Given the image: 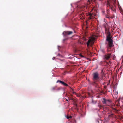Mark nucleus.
<instances>
[{
    "label": "nucleus",
    "mask_w": 123,
    "mask_h": 123,
    "mask_svg": "<svg viewBox=\"0 0 123 123\" xmlns=\"http://www.w3.org/2000/svg\"><path fill=\"white\" fill-rule=\"evenodd\" d=\"M108 118H110L111 117H112L114 116V114L111 111H110V112L108 113Z\"/></svg>",
    "instance_id": "9d476101"
},
{
    "label": "nucleus",
    "mask_w": 123,
    "mask_h": 123,
    "mask_svg": "<svg viewBox=\"0 0 123 123\" xmlns=\"http://www.w3.org/2000/svg\"><path fill=\"white\" fill-rule=\"evenodd\" d=\"M102 102L104 104H105L106 105H108L111 102V101L110 100L106 99L103 98Z\"/></svg>",
    "instance_id": "f03ea898"
},
{
    "label": "nucleus",
    "mask_w": 123,
    "mask_h": 123,
    "mask_svg": "<svg viewBox=\"0 0 123 123\" xmlns=\"http://www.w3.org/2000/svg\"><path fill=\"white\" fill-rule=\"evenodd\" d=\"M111 53L105 54L103 56L104 59L105 60H108L111 56Z\"/></svg>",
    "instance_id": "39448f33"
},
{
    "label": "nucleus",
    "mask_w": 123,
    "mask_h": 123,
    "mask_svg": "<svg viewBox=\"0 0 123 123\" xmlns=\"http://www.w3.org/2000/svg\"><path fill=\"white\" fill-rule=\"evenodd\" d=\"M89 1L90 2V1Z\"/></svg>",
    "instance_id": "393cba45"
},
{
    "label": "nucleus",
    "mask_w": 123,
    "mask_h": 123,
    "mask_svg": "<svg viewBox=\"0 0 123 123\" xmlns=\"http://www.w3.org/2000/svg\"><path fill=\"white\" fill-rule=\"evenodd\" d=\"M72 117L71 116H69V115H67V118L68 119Z\"/></svg>",
    "instance_id": "2eb2a0df"
},
{
    "label": "nucleus",
    "mask_w": 123,
    "mask_h": 123,
    "mask_svg": "<svg viewBox=\"0 0 123 123\" xmlns=\"http://www.w3.org/2000/svg\"><path fill=\"white\" fill-rule=\"evenodd\" d=\"M115 15L114 14H113V15L112 16V18H115Z\"/></svg>",
    "instance_id": "6ab92c4d"
},
{
    "label": "nucleus",
    "mask_w": 123,
    "mask_h": 123,
    "mask_svg": "<svg viewBox=\"0 0 123 123\" xmlns=\"http://www.w3.org/2000/svg\"><path fill=\"white\" fill-rule=\"evenodd\" d=\"M106 17L107 18H109V17L108 15H106Z\"/></svg>",
    "instance_id": "4be33fe9"
},
{
    "label": "nucleus",
    "mask_w": 123,
    "mask_h": 123,
    "mask_svg": "<svg viewBox=\"0 0 123 123\" xmlns=\"http://www.w3.org/2000/svg\"><path fill=\"white\" fill-rule=\"evenodd\" d=\"M92 79L94 81V83L96 82L99 81L100 77H99V74L98 72H95L93 74Z\"/></svg>",
    "instance_id": "f257e3e1"
},
{
    "label": "nucleus",
    "mask_w": 123,
    "mask_h": 123,
    "mask_svg": "<svg viewBox=\"0 0 123 123\" xmlns=\"http://www.w3.org/2000/svg\"><path fill=\"white\" fill-rule=\"evenodd\" d=\"M112 40L111 37L110 36V34L109 33H108V35L107 36L106 40L108 42Z\"/></svg>",
    "instance_id": "6e6552de"
},
{
    "label": "nucleus",
    "mask_w": 123,
    "mask_h": 123,
    "mask_svg": "<svg viewBox=\"0 0 123 123\" xmlns=\"http://www.w3.org/2000/svg\"><path fill=\"white\" fill-rule=\"evenodd\" d=\"M95 40L94 38L92 37L90 38L88 41L87 43V45L88 46L90 43H91L92 44H93L94 43V41Z\"/></svg>",
    "instance_id": "7ed1b4c3"
},
{
    "label": "nucleus",
    "mask_w": 123,
    "mask_h": 123,
    "mask_svg": "<svg viewBox=\"0 0 123 123\" xmlns=\"http://www.w3.org/2000/svg\"><path fill=\"white\" fill-rule=\"evenodd\" d=\"M66 100L67 101H68V100L67 99H66Z\"/></svg>",
    "instance_id": "5701e85b"
},
{
    "label": "nucleus",
    "mask_w": 123,
    "mask_h": 123,
    "mask_svg": "<svg viewBox=\"0 0 123 123\" xmlns=\"http://www.w3.org/2000/svg\"><path fill=\"white\" fill-rule=\"evenodd\" d=\"M108 42V47H112V45L113 44V41L112 40L109 41Z\"/></svg>",
    "instance_id": "9b49d317"
},
{
    "label": "nucleus",
    "mask_w": 123,
    "mask_h": 123,
    "mask_svg": "<svg viewBox=\"0 0 123 123\" xmlns=\"http://www.w3.org/2000/svg\"><path fill=\"white\" fill-rule=\"evenodd\" d=\"M73 32L71 31H64L63 33V35L65 37H66L68 35L72 34Z\"/></svg>",
    "instance_id": "423d86ee"
},
{
    "label": "nucleus",
    "mask_w": 123,
    "mask_h": 123,
    "mask_svg": "<svg viewBox=\"0 0 123 123\" xmlns=\"http://www.w3.org/2000/svg\"><path fill=\"white\" fill-rule=\"evenodd\" d=\"M58 82H59L60 83H61L63 85H64V86H68V85L65 83L64 82L62 81L61 80H58L57 82V83H58Z\"/></svg>",
    "instance_id": "1a4fd4ad"
},
{
    "label": "nucleus",
    "mask_w": 123,
    "mask_h": 123,
    "mask_svg": "<svg viewBox=\"0 0 123 123\" xmlns=\"http://www.w3.org/2000/svg\"><path fill=\"white\" fill-rule=\"evenodd\" d=\"M112 109L113 110H114L115 112H117V109L114 108H113Z\"/></svg>",
    "instance_id": "f3484780"
},
{
    "label": "nucleus",
    "mask_w": 123,
    "mask_h": 123,
    "mask_svg": "<svg viewBox=\"0 0 123 123\" xmlns=\"http://www.w3.org/2000/svg\"><path fill=\"white\" fill-rule=\"evenodd\" d=\"M88 94H89V95H90V94L89 93H88Z\"/></svg>",
    "instance_id": "b1692460"
},
{
    "label": "nucleus",
    "mask_w": 123,
    "mask_h": 123,
    "mask_svg": "<svg viewBox=\"0 0 123 123\" xmlns=\"http://www.w3.org/2000/svg\"><path fill=\"white\" fill-rule=\"evenodd\" d=\"M56 87H54L52 88V90H54L55 89Z\"/></svg>",
    "instance_id": "a211bd4d"
},
{
    "label": "nucleus",
    "mask_w": 123,
    "mask_h": 123,
    "mask_svg": "<svg viewBox=\"0 0 123 123\" xmlns=\"http://www.w3.org/2000/svg\"><path fill=\"white\" fill-rule=\"evenodd\" d=\"M87 16L88 19L89 20H90L93 19L95 15L94 14L89 13Z\"/></svg>",
    "instance_id": "0eeeda50"
},
{
    "label": "nucleus",
    "mask_w": 123,
    "mask_h": 123,
    "mask_svg": "<svg viewBox=\"0 0 123 123\" xmlns=\"http://www.w3.org/2000/svg\"><path fill=\"white\" fill-rule=\"evenodd\" d=\"M84 15L83 14H81L79 15V17L80 18V19H81L82 20L84 18Z\"/></svg>",
    "instance_id": "f8f14e48"
},
{
    "label": "nucleus",
    "mask_w": 123,
    "mask_h": 123,
    "mask_svg": "<svg viewBox=\"0 0 123 123\" xmlns=\"http://www.w3.org/2000/svg\"><path fill=\"white\" fill-rule=\"evenodd\" d=\"M109 47H108V46L107 47V49H107V51L108 52H109V49H110Z\"/></svg>",
    "instance_id": "aec40b11"
},
{
    "label": "nucleus",
    "mask_w": 123,
    "mask_h": 123,
    "mask_svg": "<svg viewBox=\"0 0 123 123\" xmlns=\"http://www.w3.org/2000/svg\"><path fill=\"white\" fill-rule=\"evenodd\" d=\"M98 107L100 108V109H101L103 107V106L102 105H100V104L99 103H98Z\"/></svg>",
    "instance_id": "4468645a"
},
{
    "label": "nucleus",
    "mask_w": 123,
    "mask_h": 123,
    "mask_svg": "<svg viewBox=\"0 0 123 123\" xmlns=\"http://www.w3.org/2000/svg\"><path fill=\"white\" fill-rule=\"evenodd\" d=\"M80 55V56L81 57H83L84 56L81 54Z\"/></svg>",
    "instance_id": "412c9836"
},
{
    "label": "nucleus",
    "mask_w": 123,
    "mask_h": 123,
    "mask_svg": "<svg viewBox=\"0 0 123 123\" xmlns=\"http://www.w3.org/2000/svg\"><path fill=\"white\" fill-rule=\"evenodd\" d=\"M107 6H108L109 7V8H110L112 11V12L113 14H114V13H115L116 12V10L115 9L114 7V6H113L111 5L110 6L109 3H108V4H107Z\"/></svg>",
    "instance_id": "20e7f679"
},
{
    "label": "nucleus",
    "mask_w": 123,
    "mask_h": 123,
    "mask_svg": "<svg viewBox=\"0 0 123 123\" xmlns=\"http://www.w3.org/2000/svg\"><path fill=\"white\" fill-rule=\"evenodd\" d=\"M113 5L115 7L116 6V2L115 1H114L113 3Z\"/></svg>",
    "instance_id": "dca6fc26"
},
{
    "label": "nucleus",
    "mask_w": 123,
    "mask_h": 123,
    "mask_svg": "<svg viewBox=\"0 0 123 123\" xmlns=\"http://www.w3.org/2000/svg\"><path fill=\"white\" fill-rule=\"evenodd\" d=\"M105 33L106 34H107V35H108V33H109L110 34V32L108 31V29H106L105 30Z\"/></svg>",
    "instance_id": "ddd939ff"
}]
</instances>
